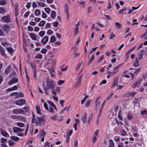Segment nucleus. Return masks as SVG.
<instances>
[{"label": "nucleus", "mask_w": 147, "mask_h": 147, "mask_svg": "<svg viewBox=\"0 0 147 147\" xmlns=\"http://www.w3.org/2000/svg\"><path fill=\"white\" fill-rule=\"evenodd\" d=\"M47 86L45 87L44 91L47 94H49L48 90L54 88L55 86V82L51 79H47L46 81Z\"/></svg>", "instance_id": "1"}, {"label": "nucleus", "mask_w": 147, "mask_h": 147, "mask_svg": "<svg viewBox=\"0 0 147 147\" xmlns=\"http://www.w3.org/2000/svg\"><path fill=\"white\" fill-rule=\"evenodd\" d=\"M24 129H21L18 127H13V131L14 133H16L18 136H23L24 135Z\"/></svg>", "instance_id": "2"}, {"label": "nucleus", "mask_w": 147, "mask_h": 147, "mask_svg": "<svg viewBox=\"0 0 147 147\" xmlns=\"http://www.w3.org/2000/svg\"><path fill=\"white\" fill-rule=\"evenodd\" d=\"M1 20L3 22L7 23H9L11 21L10 16L8 14L1 17Z\"/></svg>", "instance_id": "3"}, {"label": "nucleus", "mask_w": 147, "mask_h": 147, "mask_svg": "<svg viewBox=\"0 0 147 147\" xmlns=\"http://www.w3.org/2000/svg\"><path fill=\"white\" fill-rule=\"evenodd\" d=\"M1 28L3 31L6 33L9 32L11 28L9 25L6 24H3L1 27Z\"/></svg>", "instance_id": "4"}, {"label": "nucleus", "mask_w": 147, "mask_h": 147, "mask_svg": "<svg viewBox=\"0 0 147 147\" xmlns=\"http://www.w3.org/2000/svg\"><path fill=\"white\" fill-rule=\"evenodd\" d=\"M45 120L43 118H41L39 117H37V119L36 120V125H40L41 126V122L44 121Z\"/></svg>", "instance_id": "5"}, {"label": "nucleus", "mask_w": 147, "mask_h": 147, "mask_svg": "<svg viewBox=\"0 0 147 147\" xmlns=\"http://www.w3.org/2000/svg\"><path fill=\"white\" fill-rule=\"evenodd\" d=\"M25 99H20L16 101L15 102V104L17 105L21 106L24 105L25 103Z\"/></svg>", "instance_id": "6"}, {"label": "nucleus", "mask_w": 147, "mask_h": 147, "mask_svg": "<svg viewBox=\"0 0 147 147\" xmlns=\"http://www.w3.org/2000/svg\"><path fill=\"white\" fill-rule=\"evenodd\" d=\"M142 79H140L139 80H138L134 83L133 85L132 86V87L134 89L136 86L139 87L140 86V83L142 81Z\"/></svg>", "instance_id": "7"}, {"label": "nucleus", "mask_w": 147, "mask_h": 147, "mask_svg": "<svg viewBox=\"0 0 147 147\" xmlns=\"http://www.w3.org/2000/svg\"><path fill=\"white\" fill-rule=\"evenodd\" d=\"M18 80L17 78H13L8 82V85H11L13 84L16 83L18 82Z\"/></svg>", "instance_id": "8"}, {"label": "nucleus", "mask_w": 147, "mask_h": 147, "mask_svg": "<svg viewBox=\"0 0 147 147\" xmlns=\"http://www.w3.org/2000/svg\"><path fill=\"white\" fill-rule=\"evenodd\" d=\"M86 115V113L84 112V115H83L81 118L82 122L84 123H85L87 122Z\"/></svg>", "instance_id": "9"}, {"label": "nucleus", "mask_w": 147, "mask_h": 147, "mask_svg": "<svg viewBox=\"0 0 147 147\" xmlns=\"http://www.w3.org/2000/svg\"><path fill=\"white\" fill-rule=\"evenodd\" d=\"M49 38L47 36H45L41 40V42L44 45L48 41Z\"/></svg>", "instance_id": "10"}, {"label": "nucleus", "mask_w": 147, "mask_h": 147, "mask_svg": "<svg viewBox=\"0 0 147 147\" xmlns=\"http://www.w3.org/2000/svg\"><path fill=\"white\" fill-rule=\"evenodd\" d=\"M24 112L23 111L20 109H14L12 111V113L15 114L21 113Z\"/></svg>", "instance_id": "11"}, {"label": "nucleus", "mask_w": 147, "mask_h": 147, "mask_svg": "<svg viewBox=\"0 0 147 147\" xmlns=\"http://www.w3.org/2000/svg\"><path fill=\"white\" fill-rule=\"evenodd\" d=\"M29 34L32 40H35L37 39V37L34 33H29Z\"/></svg>", "instance_id": "12"}, {"label": "nucleus", "mask_w": 147, "mask_h": 147, "mask_svg": "<svg viewBox=\"0 0 147 147\" xmlns=\"http://www.w3.org/2000/svg\"><path fill=\"white\" fill-rule=\"evenodd\" d=\"M1 134L3 136H4L5 137H9V136L8 134L6 132L5 130L1 129Z\"/></svg>", "instance_id": "13"}, {"label": "nucleus", "mask_w": 147, "mask_h": 147, "mask_svg": "<svg viewBox=\"0 0 147 147\" xmlns=\"http://www.w3.org/2000/svg\"><path fill=\"white\" fill-rule=\"evenodd\" d=\"M139 61L138 57L136 58V60L133 63V66L135 67H137L139 66Z\"/></svg>", "instance_id": "14"}, {"label": "nucleus", "mask_w": 147, "mask_h": 147, "mask_svg": "<svg viewBox=\"0 0 147 147\" xmlns=\"http://www.w3.org/2000/svg\"><path fill=\"white\" fill-rule=\"evenodd\" d=\"M49 71L50 74H51V77H55V71L53 69H50Z\"/></svg>", "instance_id": "15"}, {"label": "nucleus", "mask_w": 147, "mask_h": 147, "mask_svg": "<svg viewBox=\"0 0 147 147\" xmlns=\"http://www.w3.org/2000/svg\"><path fill=\"white\" fill-rule=\"evenodd\" d=\"M14 9L15 16L16 17L18 11V4L17 3H16L14 4Z\"/></svg>", "instance_id": "16"}, {"label": "nucleus", "mask_w": 147, "mask_h": 147, "mask_svg": "<svg viewBox=\"0 0 147 147\" xmlns=\"http://www.w3.org/2000/svg\"><path fill=\"white\" fill-rule=\"evenodd\" d=\"M11 67L10 65H9L5 69V73L6 74H8L10 70Z\"/></svg>", "instance_id": "17"}, {"label": "nucleus", "mask_w": 147, "mask_h": 147, "mask_svg": "<svg viewBox=\"0 0 147 147\" xmlns=\"http://www.w3.org/2000/svg\"><path fill=\"white\" fill-rule=\"evenodd\" d=\"M116 25V28L117 29H120L121 27V24L118 22H116L115 24Z\"/></svg>", "instance_id": "18"}, {"label": "nucleus", "mask_w": 147, "mask_h": 147, "mask_svg": "<svg viewBox=\"0 0 147 147\" xmlns=\"http://www.w3.org/2000/svg\"><path fill=\"white\" fill-rule=\"evenodd\" d=\"M77 3H79V5L85 7V3L84 2L77 1Z\"/></svg>", "instance_id": "19"}, {"label": "nucleus", "mask_w": 147, "mask_h": 147, "mask_svg": "<svg viewBox=\"0 0 147 147\" xmlns=\"http://www.w3.org/2000/svg\"><path fill=\"white\" fill-rule=\"evenodd\" d=\"M0 53L1 55L4 56L5 54L3 48L2 47H0Z\"/></svg>", "instance_id": "20"}, {"label": "nucleus", "mask_w": 147, "mask_h": 147, "mask_svg": "<svg viewBox=\"0 0 147 147\" xmlns=\"http://www.w3.org/2000/svg\"><path fill=\"white\" fill-rule=\"evenodd\" d=\"M11 139L15 141H18L19 140V138L14 136H11Z\"/></svg>", "instance_id": "21"}, {"label": "nucleus", "mask_w": 147, "mask_h": 147, "mask_svg": "<svg viewBox=\"0 0 147 147\" xmlns=\"http://www.w3.org/2000/svg\"><path fill=\"white\" fill-rule=\"evenodd\" d=\"M45 23V22L44 20H42L40 22V23H38V25L40 26H44Z\"/></svg>", "instance_id": "22"}, {"label": "nucleus", "mask_w": 147, "mask_h": 147, "mask_svg": "<svg viewBox=\"0 0 147 147\" xmlns=\"http://www.w3.org/2000/svg\"><path fill=\"white\" fill-rule=\"evenodd\" d=\"M82 75L79 74L77 77V79L78 81H81L82 78Z\"/></svg>", "instance_id": "23"}, {"label": "nucleus", "mask_w": 147, "mask_h": 147, "mask_svg": "<svg viewBox=\"0 0 147 147\" xmlns=\"http://www.w3.org/2000/svg\"><path fill=\"white\" fill-rule=\"evenodd\" d=\"M78 32V27H76V28L74 30V35L76 36Z\"/></svg>", "instance_id": "24"}, {"label": "nucleus", "mask_w": 147, "mask_h": 147, "mask_svg": "<svg viewBox=\"0 0 147 147\" xmlns=\"http://www.w3.org/2000/svg\"><path fill=\"white\" fill-rule=\"evenodd\" d=\"M120 134L122 136H125L127 134L126 132L123 129H122L120 131Z\"/></svg>", "instance_id": "25"}, {"label": "nucleus", "mask_w": 147, "mask_h": 147, "mask_svg": "<svg viewBox=\"0 0 147 147\" xmlns=\"http://www.w3.org/2000/svg\"><path fill=\"white\" fill-rule=\"evenodd\" d=\"M40 136L41 137H45V134H46V132L44 131L41 130L40 132Z\"/></svg>", "instance_id": "26"}, {"label": "nucleus", "mask_w": 147, "mask_h": 147, "mask_svg": "<svg viewBox=\"0 0 147 147\" xmlns=\"http://www.w3.org/2000/svg\"><path fill=\"white\" fill-rule=\"evenodd\" d=\"M56 16V13L54 11H52L51 15V17L53 18H55Z\"/></svg>", "instance_id": "27"}, {"label": "nucleus", "mask_w": 147, "mask_h": 147, "mask_svg": "<svg viewBox=\"0 0 147 147\" xmlns=\"http://www.w3.org/2000/svg\"><path fill=\"white\" fill-rule=\"evenodd\" d=\"M91 101V100H88L87 101L86 103L85 107H88L89 106L90 104V103Z\"/></svg>", "instance_id": "28"}, {"label": "nucleus", "mask_w": 147, "mask_h": 147, "mask_svg": "<svg viewBox=\"0 0 147 147\" xmlns=\"http://www.w3.org/2000/svg\"><path fill=\"white\" fill-rule=\"evenodd\" d=\"M36 108L37 111L38 113L41 114V112L40 111V107L39 106L37 105L36 106Z\"/></svg>", "instance_id": "29"}, {"label": "nucleus", "mask_w": 147, "mask_h": 147, "mask_svg": "<svg viewBox=\"0 0 147 147\" xmlns=\"http://www.w3.org/2000/svg\"><path fill=\"white\" fill-rule=\"evenodd\" d=\"M94 58V54H92V55L90 59V60L89 61L88 63V65H89L90 64L91 62L93 60V59Z\"/></svg>", "instance_id": "30"}, {"label": "nucleus", "mask_w": 147, "mask_h": 147, "mask_svg": "<svg viewBox=\"0 0 147 147\" xmlns=\"http://www.w3.org/2000/svg\"><path fill=\"white\" fill-rule=\"evenodd\" d=\"M133 117V114L130 113H128L127 115V118L129 119H131Z\"/></svg>", "instance_id": "31"}, {"label": "nucleus", "mask_w": 147, "mask_h": 147, "mask_svg": "<svg viewBox=\"0 0 147 147\" xmlns=\"http://www.w3.org/2000/svg\"><path fill=\"white\" fill-rule=\"evenodd\" d=\"M40 10L38 9H37L35 10L34 14L36 16H38L40 14Z\"/></svg>", "instance_id": "32"}, {"label": "nucleus", "mask_w": 147, "mask_h": 147, "mask_svg": "<svg viewBox=\"0 0 147 147\" xmlns=\"http://www.w3.org/2000/svg\"><path fill=\"white\" fill-rule=\"evenodd\" d=\"M65 12H68L69 6L66 4L65 5Z\"/></svg>", "instance_id": "33"}, {"label": "nucleus", "mask_w": 147, "mask_h": 147, "mask_svg": "<svg viewBox=\"0 0 147 147\" xmlns=\"http://www.w3.org/2000/svg\"><path fill=\"white\" fill-rule=\"evenodd\" d=\"M113 95V93H111L110 95H109V96H108L106 98V100H109L110 99H111L112 97V96Z\"/></svg>", "instance_id": "34"}, {"label": "nucleus", "mask_w": 147, "mask_h": 147, "mask_svg": "<svg viewBox=\"0 0 147 147\" xmlns=\"http://www.w3.org/2000/svg\"><path fill=\"white\" fill-rule=\"evenodd\" d=\"M56 40L55 37V36H52L50 38V41L51 42H53Z\"/></svg>", "instance_id": "35"}, {"label": "nucleus", "mask_w": 147, "mask_h": 147, "mask_svg": "<svg viewBox=\"0 0 147 147\" xmlns=\"http://www.w3.org/2000/svg\"><path fill=\"white\" fill-rule=\"evenodd\" d=\"M37 3L38 5L42 7L46 6V5H45V4L44 3L39 2H38Z\"/></svg>", "instance_id": "36"}, {"label": "nucleus", "mask_w": 147, "mask_h": 147, "mask_svg": "<svg viewBox=\"0 0 147 147\" xmlns=\"http://www.w3.org/2000/svg\"><path fill=\"white\" fill-rule=\"evenodd\" d=\"M39 35L41 37H43L45 34L44 31H41L38 33Z\"/></svg>", "instance_id": "37"}, {"label": "nucleus", "mask_w": 147, "mask_h": 147, "mask_svg": "<svg viewBox=\"0 0 147 147\" xmlns=\"http://www.w3.org/2000/svg\"><path fill=\"white\" fill-rule=\"evenodd\" d=\"M17 125L18 126L20 127H23L24 126V124L22 123H17Z\"/></svg>", "instance_id": "38"}, {"label": "nucleus", "mask_w": 147, "mask_h": 147, "mask_svg": "<svg viewBox=\"0 0 147 147\" xmlns=\"http://www.w3.org/2000/svg\"><path fill=\"white\" fill-rule=\"evenodd\" d=\"M29 64L31 66V67L33 69V70L34 69H35V64H34L32 62H30L29 63Z\"/></svg>", "instance_id": "39"}, {"label": "nucleus", "mask_w": 147, "mask_h": 147, "mask_svg": "<svg viewBox=\"0 0 147 147\" xmlns=\"http://www.w3.org/2000/svg\"><path fill=\"white\" fill-rule=\"evenodd\" d=\"M7 50L9 53H11L13 52V50L11 47H7Z\"/></svg>", "instance_id": "40"}, {"label": "nucleus", "mask_w": 147, "mask_h": 147, "mask_svg": "<svg viewBox=\"0 0 147 147\" xmlns=\"http://www.w3.org/2000/svg\"><path fill=\"white\" fill-rule=\"evenodd\" d=\"M118 84V80H115L113 82V84L112 85L111 87L113 88L117 85Z\"/></svg>", "instance_id": "41"}, {"label": "nucleus", "mask_w": 147, "mask_h": 147, "mask_svg": "<svg viewBox=\"0 0 147 147\" xmlns=\"http://www.w3.org/2000/svg\"><path fill=\"white\" fill-rule=\"evenodd\" d=\"M118 71V70H117L116 71H115L114 70V71H113L111 72L110 74L111 76H114V75L116 73H117Z\"/></svg>", "instance_id": "42"}, {"label": "nucleus", "mask_w": 147, "mask_h": 147, "mask_svg": "<svg viewBox=\"0 0 147 147\" xmlns=\"http://www.w3.org/2000/svg\"><path fill=\"white\" fill-rule=\"evenodd\" d=\"M51 92L54 95V96H56V91L54 90V88L52 89Z\"/></svg>", "instance_id": "43"}, {"label": "nucleus", "mask_w": 147, "mask_h": 147, "mask_svg": "<svg viewBox=\"0 0 147 147\" xmlns=\"http://www.w3.org/2000/svg\"><path fill=\"white\" fill-rule=\"evenodd\" d=\"M88 97V95L84 97L83 99L81 100V104H83L84 102L85 101V100Z\"/></svg>", "instance_id": "44"}, {"label": "nucleus", "mask_w": 147, "mask_h": 147, "mask_svg": "<svg viewBox=\"0 0 147 147\" xmlns=\"http://www.w3.org/2000/svg\"><path fill=\"white\" fill-rule=\"evenodd\" d=\"M6 3V1L4 0H0V5H4Z\"/></svg>", "instance_id": "45"}, {"label": "nucleus", "mask_w": 147, "mask_h": 147, "mask_svg": "<svg viewBox=\"0 0 147 147\" xmlns=\"http://www.w3.org/2000/svg\"><path fill=\"white\" fill-rule=\"evenodd\" d=\"M57 115H54L51 116L50 117V119L53 120H56L57 119Z\"/></svg>", "instance_id": "46"}, {"label": "nucleus", "mask_w": 147, "mask_h": 147, "mask_svg": "<svg viewBox=\"0 0 147 147\" xmlns=\"http://www.w3.org/2000/svg\"><path fill=\"white\" fill-rule=\"evenodd\" d=\"M127 9V8L126 7H124V8H123V9H122L121 10H120L119 11V13L120 14H123V11Z\"/></svg>", "instance_id": "47"}, {"label": "nucleus", "mask_w": 147, "mask_h": 147, "mask_svg": "<svg viewBox=\"0 0 147 147\" xmlns=\"http://www.w3.org/2000/svg\"><path fill=\"white\" fill-rule=\"evenodd\" d=\"M45 11L47 13L49 14L50 13V10L49 8H45Z\"/></svg>", "instance_id": "48"}, {"label": "nucleus", "mask_w": 147, "mask_h": 147, "mask_svg": "<svg viewBox=\"0 0 147 147\" xmlns=\"http://www.w3.org/2000/svg\"><path fill=\"white\" fill-rule=\"evenodd\" d=\"M36 58H39L41 59L42 57V55L40 54H36Z\"/></svg>", "instance_id": "49"}, {"label": "nucleus", "mask_w": 147, "mask_h": 147, "mask_svg": "<svg viewBox=\"0 0 147 147\" xmlns=\"http://www.w3.org/2000/svg\"><path fill=\"white\" fill-rule=\"evenodd\" d=\"M141 69V68H140V67H139L138 68V69L136 70L134 73L136 74H137L140 71Z\"/></svg>", "instance_id": "50"}, {"label": "nucleus", "mask_w": 147, "mask_h": 147, "mask_svg": "<svg viewBox=\"0 0 147 147\" xmlns=\"http://www.w3.org/2000/svg\"><path fill=\"white\" fill-rule=\"evenodd\" d=\"M67 66L65 67L64 68H63V66L61 65L60 66V68L61 70L62 71H65L67 70Z\"/></svg>", "instance_id": "51"}, {"label": "nucleus", "mask_w": 147, "mask_h": 147, "mask_svg": "<svg viewBox=\"0 0 147 147\" xmlns=\"http://www.w3.org/2000/svg\"><path fill=\"white\" fill-rule=\"evenodd\" d=\"M44 106L47 110H49L47 104L45 102H44Z\"/></svg>", "instance_id": "52"}, {"label": "nucleus", "mask_w": 147, "mask_h": 147, "mask_svg": "<svg viewBox=\"0 0 147 147\" xmlns=\"http://www.w3.org/2000/svg\"><path fill=\"white\" fill-rule=\"evenodd\" d=\"M47 51V50L45 48L42 49L41 51V53L43 54L46 53Z\"/></svg>", "instance_id": "53"}, {"label": "nucleus", "mask_w": 147, "mask_h": 147, "mask_svg": "<svg viewBox=\"0 0 147 147\" xmlns=\"http://www.w3.org/2000/svg\"><path fill=\"white\" fill-rule=\"evenodd\" d=\"M92 118V114L90 115V116H89V118L88 119V121L87 122V123L88 124H90V121L91 119Z\"/></svg>", "instance_id": "54"}, {"label": "nucleus", "mask_w": 147, "mask_h": 147, "mask_svg": "<svg viewBox=\"0 0 147 147\" xmlns=\"http://www.w3.org/2000/svg\"><path fill=\"white\" fill-rule=\"evenodd\" d=\"M14 143V142L13 141L11 140H9V146H12Z\"/></svg>", "instance_id": "55"}, {"label": "nucleus", "mask_w": 147, "mask_h": 147, "mask_svg": "<svg viewBox=\"0 0 147 147\" xmlns=\"http://www.w3.org/2000/svg\"><path fill=\"white\" fill-rule=\"evenodd\" d=\"M115 35L113 33H111L109 36V38L111 39H112L114 37H115Z\"/></svg>", "instance_id": "56"}, {"label": "nucleus", "mask_w": 147, "mask_h": 147, "mask_svg": "<svg viewBox=\"0 0 147 147\" xmlns=\"http://www.w3.org/2000/svg\"><path fill=\"white\" fill-rule=\"evenodd\" d=\"M1 140L2 143H5L6 142L7 140L5 138H2L1 139Z\"/></svg>", "instance_id": "57"}, {"label": "nucleus", "mask_w": 147, "mask_h": 147, "mask_svg": "<svg viewBox=\"0 0 147 147\" xmlns=\"http://www.w3.org/2000/svg\"><path fill=\"white\" fill-rule=\"evenodd\" d=\"M72 133H73V130H69L68 131V133L67 134L68 135L67 136H70L71 134H72Z\"/></svg>", "instance_id": "58"}, {"label": "nucleus", "mask_w": 147, "mask_h": 147, "mask_svg": "<svg viewBox=\"0 0 147 147\" xmlns=\"http://www.w3.org/2000/svg\"><path fill=\"white\" fill-rule=\"evenodd\" d=\"M48 103L51 105L52 107H53L55 105L54 103L51 101H48Z\"/></svg>", "instance_id": "59"}, {"label": "nucleus", "mask_w": 147, "mask_h": 147, "mask_svg": "<svg viewBox=\"0 0 147 147\" xmlns=\"http://www.w3.org/2000/svg\"><path fill=\"white\" fill-rule=\"evenodd\" d=\"M104 58V56L103 55H102L101 56V57H100L99 60L98 61V63H100L101 61Z\"/></svg>", "instance_id": "60"}, {"label": "nucleus", "mask_w": 147, "mask_h": 147, "mask_svg": "<svg viewBox=\"0 0 147 147\" xmlns=\"http://www.w3.org/2000/svg\"><path fill=\"white\" fill-rule=\"evenodd\" d=\"M65 102V101L64 100H61L60 101V103L62 107H63V103Z\"/></svg>", "instance_id": "61"}, {"label": "nucleus", "mask_w": 147, "mask_h": 147, "mask_svg": "<svg viewBox=\"0 0 147 147\" xmlns=\"http://www.w3.org/2000/svg\"><path fill=\"white\" fill-rule=\"evenodd\" d=\"M78 142L77 140H76L75 141L74 146V147H78Z\"/></svg>", "instance_id": "62"}, {"label": "nucleus", "mask_w": 147, "mask_h": 147, "mask_svg": "<svg viewBox=\"0 0 147 147\" xmlns=\"http://www.w3.org/2000/svg\"><path fill=\"white\" fill-rule=\"evenodd\" d=\"M31 5V2H28L26 5V7L28 8L29 9Z\"/></svg>", "instance_id": "63"}, {"label": "nucleus", "mask_w": 147, "mask_h": 147, "mask_svg": "<svg viewBox=\"0 0 147 147\" xmlns=\"http://www.w3.org/2000/svg\"><path fill=\"white\" fill-rule=\"evenodd\" d=\"M91 11H92V9H91V7H88L87 8V13H90Z\"/></svg>", "instance_id": "64"}]
</instances>
